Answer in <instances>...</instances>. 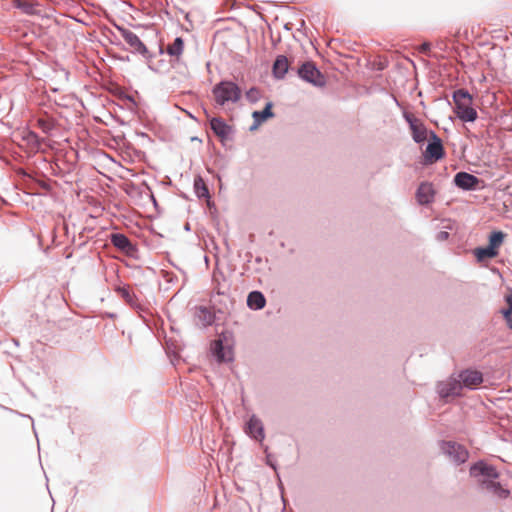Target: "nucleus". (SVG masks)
<instances>
[{
    "instance_id": "1",
    "label": "nucleus",
    "mask_w": 512,
    "mask_h": 512,
    "mask_svg": "<svg viewBox=\"0 0 512 512\" xmlns=\"http://www.w3.org/2000/svg\"><path fill=\"white\" fill-rule=\"evenodd\" d=\"M454 100V111L458 118L465 122H472L477 119V111L472 107L473 99L471 95L463 90L459 89L453 94Z\"/></svg>"
},
{
    "instance_id": "2",
    "label": "nucleus",
    "mask_w": 512,
    "mask_h": 512,
    "mask_svg": "<svg viewBox=\"0 0 512 512\" xmlns=\"http://www.w3.org/2000/svg\"><path fill=\"white\" fill-rule=\"evenodd\" d=\"M212 92L214 100L219 106H224L229 102L235 103L241 96L239 87L230 81L220 82L213 88Z\"/></svg>"
},
{
    "instance_id": "3",
    "label": "nucleus",
    "mask_w": 512,
    "mask_h": 512,
    "mask_svg": "<svg viewBox=\"0 0 512 512\" xmlns=\"http://www.w3.org/2000/svg\"><path fill=\"white\" fill-rule=\"evenodd\" d=\"M445 155L444 148L442 145L441 139L435 135L434 133H431V141L429 142L428 146L426 147L424 158L425 162L427 164H433L437 162L438 160L442 159Z\"/></svg>"
},
{
    "instance_id": "4",
    "label": "nucleus",
    "mask_w": 512,
    "mask_h": 512,
    "mask_svg": "<svg viewBox=\"0 0 512 512\" xmlns=\"http://www.w3.org/2000/svg\"><path fill=\"white\" fill-rule=\"evenodd\" d=\"M299 76L314 85L321 86L324 84L323 76L320 71L311 62L304 63L298 70Z\"/></svg>"
},
{
    "instance_id": "5",
    "label": "nucleus",
    "mask_w": 512,
    "mask_h": 512,
    "mask_svg": "<svg viewBox=\"0 0 512 512\" xmlns=\"http://www.w3.org/2000/svg\"><path fill=\"white\" fill-rule=\"evenodd\" d=\"M458 378V380L462 384V388L466 387L469 389H475L483 382L482 373L476 370L462 371L459 374Z\"/></svg>"
},
{
    "instance_id": "6",
    "label": "nucleus",
    "mask_w": 512,
    "mask_h": 512,
    "mask_svg": "<svg viewBox=\"0 0 512 512\" xmlns=\"http://www.w3.org/2000/svg\"><path fill=\"white\" fill-rule=\"evenodd\" d=\"M119 32L123 39L126 41L127 44L135 51L142 55L148 54V49L144 45V43L140 40V38L132 31L125 29V28H119Z\"/></svg>"
},
{
    "instance_id": "7",
    "label": "nucleus",
    "mask_w": 512,
    "mask_h": 512,
    "mask_svg": "<svg viewBox=\"0 0 512 512\" xmlns=\"http://www.w3.org/2000/svg\"><path fill=\"white\" fill-rule=\"evenodd\" d=\"M438 392L442 398L460 396L462 392V384L458 379H449L448 381L439 384Z\"/></svg>"
},
{
    "instance_id": "8",
    "label": "nucleus",
    "mask_w": 512,
    "mask_h": 512,
    "mask_svg": "<svg viewBox=\"0 0 512 512\" xmlns=\"http://www.w3.org/2000/svg\"><path fill=\"white\" fill-rule=\"evenodd\" d=\"M443 450L459 463L465 462L468 458L467 450L462 445L454 442L444 443Z\"/></svg>"
},
{
    "instance_id": "9",
    "label": "nucleus",
    "mask_w": 512,
    "mask_h": 512,
    "mask_svg": "<svg viewBox=\"0 0 512 512\" xmlns=\"http://www.w3.org/2000/svg\"><path fill=\"white\" fill-rule=\"evenodd\" d=\"M406 119L410 124L414 141L417 143L424 142L427 139V129L424 124L414 117H406Z\"/></svg>"
},
{
    "instance_id": "10",
    "label": "nucleus",
    "mask_w": 512,
    "mask_h": 512,
    "mask_svg": "<svg viewBox=\"0 0 512 512\" xmlns=\"http://www.w3.org/2000/svg\"><path fill=\"white\" fill-rule=\"evenodd\" d=\"M455 184L462 189H474L479 183V179L469 173L459 172L454 177Z\"/></svg>"
},
{
    "instance_id": "11",
    "label": "nucleus",
    "mask_w": 512,
    "mask_h": 512,
    "mask_svg": "<svg viewBox=\"0 0 512 512\" xmlns=\"http://www.w3.org/2000/svg\"><path fill=\"white\" fill-rule=\"evenodd\" d=\"M435 191L433 189V185L428 182H423L419 185L417 192H416V198L419 204H429L434 199Z\"/></svg>"
},
{
    "instance_id": "12",
    "label": "nucleus",
    "mask_w": 512,
    "mask_h": 512,
    "mask_svg": "<svg viewBox=\"0 0 512 512\" xmlns=\"http://www.w3.org/2000/svg\"><path fill=\"white\" fill-rule=\"evenodd\" d=\"M246 432L255 440L262 441L264 439V429L262 422L256 416H252L246 426Z\"/></svg>"
},
{
    "instance_id": "13",
    "label": "nucleus",
    "mask_w": 512,
    "mask_h": 512,
    "mask_svg": "<svg viewBox=\"0 0 512 512\" xmlns=\"http://www.w3.org/2000/svg\"><path fill=\"white\" fill-rule=\"evenodd\" d=\"M470 473L472 476L483 475L489 479H495L498 477V473L493 466L484 464L482 462L472 466L470 469Z\"/></svg>"
},
{
    "instance_id": "14",
    "label": "nucleus",
    "mask_w": 512,
    "mask_h": 512,
    "mask_svg": "<svg viewBox=\"0 0 512 512\" xmlns=\"http://www.w3.org/2000/svg\"><path fill=\"white\" fill-rule=\"evenodd\" d=\"M111 242L115 247L127 254H131L134 251V246L124 234H112Z\"/></svg>"
},
{
    "instance_id": "15",
    "label": "nucleus",
    "mask_w": 512,
    "mask_h": 512,
    "mask_svg": "<svg viewBox=\"0 0 512 512\" xmlns=\"http://www.w3.org/2000/svg\"><path fill=\"white\" fill-rule=\"evenodd\" d=\"M482 488L499 498H506L509 495V491L507 489H504L499 483L494 482L493 480L483 481Z\"/></svg>"
},
{
    "instance_id": "16",
    "label": "nucleus",
    "mask_w": 512,
    "mask_h": 512,
    "mask_svg": "<svg viewBox=\"0 0 512 512\" xmlns=\"http://www.w3.org/2000/svg\"><path fill=\"white\" fill-rule=\"evenodd\" d=\"M288 68V59L283 55H279L273 64V74L276 78H283L287 73Z\"/></svg>"
},
{
    "instance_id": "17",
    "label": "nucleus",
    "mask_w": 512,
    "mask_h": 512,
    "mask_svg": "<svg viewBox=\"0 0 512 512\" xmlns=\"http://www.w3.org/2000/svg\"><path fill=\"white\" fill-rule=\"evenodd\" d=\"M210 126L213 132L221 138H226L229 134V126L221 118H212Z\"/></svg>"
},
{
    "instance_id": "18",
    "label": "nucleus",
    "mask_w": 512,
    "mask_h": 512,
    "mask_svg": "<svg viewBox=\"0 0 512 512\" xmlns=\"http://www.w3.org/2000/svg\"><path fill=\"white\" fill-rule=\"evenodd\" d=\"M266 300L261 292L253 291L248 295L247 304L252 309H262Z\"/></svg>"
},
{
    "instance_id": "19",
    "label": "nucleus",
    "mask_w": 512,
    "mask_h": 512,
    "mask_svg": "<svg viewBox=\"0 0 512 512\" xmlns=\"http://www.w3.org/2000/svg\"><path fill=\"white\" fill-rule=\"evenodd\" d=\"M252 116L256 125H260L267 119L273 117L272 103H267L262 111H254Z\"/></svg>"
},
{
    "instance_id": "20",
    "label": "nucleus",
    "mask_w": 512,
    "mask_h": 512,
    "mask_svg": "<svg viewBox=\"0 0 512 512\" xmlns=\"http://www.w3.org/2000/svg\"><path fill=\"white\" fill-rule=\"evenodd\" d=\"M498 253V251L491 249L489 246L478 247L474 250V255L479 262H482L486 259L495 258L498 255Z\"/></svg>"
},
{
    "instance_id": "21",
    "label": "nucleus",
    "mask_w": 512,
    "mask_h": 512,
    "mask_svg": "<svg viewBox=\"0 0 512 512\" xmlns=\"http://www.w3.org/2000/svg\"><path fill=\"white\" fill-rule=\"evenodd\" d=\"M184 49V42L181 37H177L172 44L167 46V53L177 59L182 55Z\"/></svg>"
},
{
    "instance_id": "22",
    "label": "nucleus",
    "mask_w": 512,
    "mask_h": 512,
    "mask_svg": "<svg viewBox=\"0 0 512 512\" xmlns=\"http://www.w3.org/2000/svg\"><path fill=\"white\" fill-rule=\"evenodd\" d=\"M504 237H505V234L501 231H496V232L491 233L489 236L488 246L491 249L498 251L500 246L503 244Z\"/></svg>"
},
{
    "instance_id": "23",
    "label": "nucleus",
    "mask_w": 512,
    "mask_h": 512,
    "mask_svg": "<svg viewBox=\"0 0 512 512\" xmlns=\"http://www.w3.org/2000/svg\"><path fill=\"white\" fill-rule=\"evenodd\" d=\"M507 308L502 310V315L505 318L507 325L512 329V291L505 296Z\"/></svg>"
},
{
    "instance_id": "24",
    "label": "nucleus",
    "mask_w": 512,
    "mask_h": 512,
    "mask_svg": "<svg viewBox=\"0 0 512 512\" xmlns=\"http://www.w3.org/2000/svg\"><path fill=\"white\" fill-rule=\"evenodd\" d=\"M16 6L21 8L27 14L34 13V1L33 0H14Z\"/></svg>"
},
{
    "instance_id": "25",
    "label": "nucleus",
    "mask_w": 512,
    "mask_h": 512,
    "mask_svg": "<svg viewBox=\"0 0 512 512\" xmlns=\"http://www.w3.org/2000/svg\"><path fill=\"white\" fill-rule=\"evenodd\" d=\"M213 351L215 355L217 356L219 361H225L229 358L226 356V354L223 352V346L221 341H215L213 345Z\"/></svg>"
},
{
    "instance_id": "26",
    "label": "nucleus",
    "mask_w": 512,
    "mask_h": 512,
    "mask_svg": "<svg viewBox=\"0 0 512 512\" xmlns=\"http://www.w3.org/2000/svg\"><path fill=\"white\" fill-rule=\"evenodd\" d=\"M36 126L40 128L44 133H48L53 128V123L46 118H38Z\"/></svg>"
},
{
    "instance_id": "27",
    "label": "nucleus",
    "mask_w": 512,
    "mask_h": 512,
    "mask_svg": "<svg viewBox=\"0 0 512 512\" xmlns=\"http://www.w3.org/2000/svg\"><path fill=\"white\" fill-rule=\"evenodd\" d=\"M27 139H28V141L33 142V143H36L37 145H39V144H40V142H39V137H38V135H37L36 133H34V132H29V133H28V136H27Z\"/></svg>"
},
{
    "instance_id": "28",
    "label": "nucleus",
    "mask_w": 512,
    "mask_h": 512,
    "mask_svg": "<svg viewBox=\"0 0 512 512\" xmlns=\"http://www.w3.org/2000/svg\"><path fill=\"white\" fill-rule=\"evenodd\" d=\"M429 51H430V43L425 42L422 45H420L419 52L424 53V54H428Z\"/></svg>"
},
{
    "instance_id": "29",
    "label": "nucleus",
    "mask_w": 512,
    "mask_h": 512,
    "mask_svg": "<svg viewBox=\"0 0 512 512\" xmlns=\"http://www.w3.org/2000/svg\"><path fill=\"white\" fill-rule=\"evenodd\" d=\"M123 297H125L127 299V301H130V294L128 291L123 290Z\"/></svg>"
},
{
    "instance_id": "30",
    "label": "nucleus",
    "mask_w": 512,
    "mask_h": 512,
    "mask_svg": "<svg viewBox=\"0 0 512 512\" xmlns=\"http://www.w3.org/2000/svg\"><path fill=\"white\" fill-rule=\"evenodd\" d=\"M441 236H442L443 238H446V237L448 236V233H447V232H442V233H441Z\"/></svg>"
}]
</instances>
